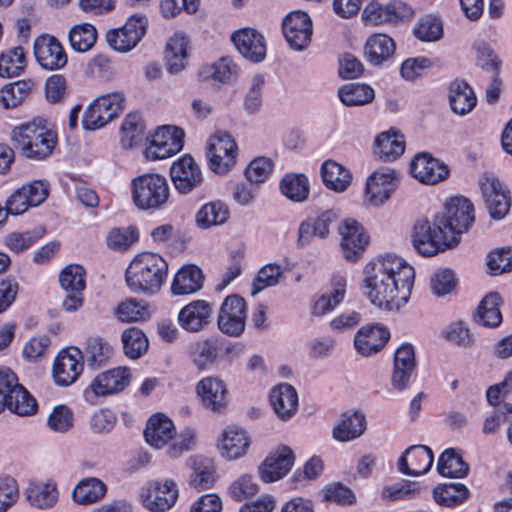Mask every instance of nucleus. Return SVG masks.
I'll return each mask as SVG.
<instances>
[{"label":"nucleus","mask_w":512,"mask_h":512,"mask_svg":"<svg viewBox=\"0 0 512 512\" xmlns=\"http://www.w3.org/2000/svg\"><path fill=\"white\" fill-rule=\"evenodd\" d=\"M469 226H413L410 242L416 253L432 257L460 242Z\"/></svg>","instance_id":"20e7f679"},{"label":"nucleus","mask_w":512,"mask_h":512,"mask_svg":"<svg viewBox=\"0 0 512 512\" xmlns=\"http://www.w3.org/2000/svg\"><path fill=\"white\" fill-rule=\"evenodd\" d=\"M282 30L289 46L294 50L302 51L311 41L312 21L307 13L293 11L284 18Z\"/></svg>","instance_id":"4468645a"},{"label":"nucleus","mask_w":512,"mask_h":512,"mask_svg":"<svg viewBox=\"0 0 512 512\" xmlns=\"http://www.w3.org/2000/svg\"><path fill=\"white\" fill-rule=\"evenodd\" d=\"M469 491L464 484H444L434 489L435 501L442 506L452 507L467 499Z\"/></svg>","instance_id":"864d4df0"},{"label":"nucleus","mask_w":512,"mask_h":512,"mask_svg":"<svg viewBox=\"0 0 512 512\" xmlns=\"http://www.w3.org/2000/svg\"><path fill=\"white\" fill-rule=\"evenodd\" d=\"M115 315L122 322H138L147 320L150 310L145 301L128 298L118 304Z\"/></svg>","instance_id":"3c124183"},{"label":"nucleus","mask_w":512,"mask_h":512,"mask_svg":"<svg viewBox=\"0 0 512 512\" xmlns=\"http://www.w3.org/2000/svg\"><path fill=\"white\" fill-rule=\"evenodd\" d=\"M346 292V280L337 276L332 282V291L329 294L321 295L313 304L312 314L322 316L332 311L344 299Z\"/></svg>","instance_id":"37998d69"},{"label":"nucleus","mask_w":512,"mask_h":512,"mask_svg":"<svg viewBox=\"0 0 512 512\" xmlns=\"http://www.w3.org/2000/svg\"><path fill=\"white\" fill-rule=\"evenodd\" d=\"M250 446V438L247 432L237 427L225 429L218 443V449L222 457L228 460H236L243 457Z\"/></svg>","instance_id":"c85d7f7f"},{"label":"nucleus","mask_w":512,"mask_h":512,"mask_svg":"<svg viewBox=\"0 0 512 512\" xmlns=\"http://www.w3.org/2000/svg\"><path fill=\"white\" fill-rule=\"evenodd\" d=\"M197 393L204 405L212 411H220L226 406V387L217 377L209 376L199 381Z\"/></svg>","instance_id":"2f4dec72"},{"label":"nucleus","mask_w":512,"mask_h":512,"mask_svg":"<svg viewBox=\"0 0 512 512\" xmlns=\"http://www.w3.org/2000/svg\"><path fill=\"white\" fill-rule=\"evenodd\" d=\"M107 492L106 484L96 477H87L78 482L72 492L73 500L80 505H91L100 501Z\"/></svg>","instance_id":"e433bc0d"},{"label":"nucleus","mask_w":512,"mask_h":512,"mask_svg":"<svg viewBox=\"0 0 512 512\" xmlns=\"http://www.w3.org/2000/svg\"><path fill=\"white\" fill-rule=\"evenodd\" d=\"M309 180L304 174H286L280 182L284 196L294 202H303L309 195Z\"/></svg>","instance_id":"09e8293b"},{"label":"nucleus","mask_w":512,"mask_h":512,"mask_svg":"<svg viewBox=\"0 0 512 512\" xmlns=\"http://www.w3.org/2000/svg\"><path fill=\"white\" fill-rule=\"evenodd\" d=\"M164 57L169 73L181 72L188 60V39L182 34H174L167 42Z\"/></svg>","instance_id":"f704fd0d"},{"label":"nucleus","mask_w":512,"mask_h":512,"mask_svg":"<svg viewBox=\"0 0 512 512\" xmlns=\"http://www.w3.org/2000/svg\"><path fill=\"white\" fill-rule=\"evenodd\" d=\"M26 496L32 506L48 509L57 502L58 491L54 484L31 483L26 490Z\"/></svg>","instance_id":"8fccbe9b"},{"label":"nucleus","mask_w":512,"mask_h":512,"mask_svg":"<svg viewBox=\"0 0 512 512\" xmlns=\"http://www.w3.org/2000/svg\"><path fill=\"white\" fill-rule=\"evenodd\" d=\"M121 132V142L125 148L140 144L144 138V123L140 114H128L121 125Z\"/></svg>","instance_id":"603ef678"},{"label":"nucleus","mask_w":512,"mask_h":512,"mask_svg":"<svg viewBox=\"0 0 512 512\" xmlns=\"http://www.w3.org/2000/svg\"><path fill=\"white\" fill-rule=\"evenodd\" d=\"M59 283L65 291H83L85 289V270L77 264L67 265L60 272Z\"/></svg>","instance_id":"0e129e2a"},{"label":"nucleus","mask_w":512,"mask_h":512,"mask_svg":"<svg viewBox=\"0 0 512 512\" xmlns=\"http://www.w3.org/2000/svg\"><path fill=\"white\" fill-rule=\"evenodd\" d=\"M170 177L180 194L190 193L203 181L202 172L190 155H184L173 162L170 167Z\"/></svg>","instance_id":"2eb2a0df"},{"label":"nucleus","mask_w":512,"mask_h":512,"mask_svg":"<svg viewBox=\"0 0 512 512\" xmlns=\"http://www.w3.org/2000/svg\"><path fill=\"white\" fill-rule=\"evenodd\" d=\"M474 221V204L467 197L457 195L446 200L444 212L435 218L434 224H473Z\"/></svg>","instance_id":"393cba45"},{"label":"nucleus","mask_w":512,"mask_h":512,"mask_svg":"<svg viewBox=\"0 0 512 512\" xmlns=\"http://www.w3.org/2000/svg\"><path fill=\"white\" fill-rule=\"evenodd\" d=\"M395 51L394 40L386 34H374L365 44V55L368 61L379 65L390 58Z\"/></svg>","instance_id":"ea45409f"},{"label":"nucleus","mask_w":512,"mask_h":512,"mask_svg":"<svg viewBox=\"0 0 512 512\" xmlns=\"http://www.w3.org/2000/svg\"><path fill=\"white\" fill-rule=\"evenodd\" d=\"M449 104L451 110L460 116L470 113L477 104L472 87L463 80H454L449 86Z\"/></svg>","instance_id":"7c9ffc66"},{"label":"nucleus","mask_w":512,"mask_h":512,"mask_svg":"<svg viewBox=\"0 0 512 512\" xmlns=\"http://www.w3.org/2000/svg\"><path fill=\"white\" fill-rule=\"evenodd\" d=\"M321 176L326 187L337 192L346 190L352 180L350 171L333 160L322 164Z\"/></svg>","instance_id":"a19ab883"},{"label":"nucleus","mask_w":512,"mask_h":512,"mask_svg":"<svg viewBox=\"0 0 512 512\" xmlns=\"http://www.w3.org/2000/svg\"><path fill=\"white\" fill-rule=\"evenodd\" d=\"M270 403L277 417L282 421H287L297 412V391L290 384H279L273 387L270 392Z\"/></svg>","instance_id":"cd10ccee"},{"label":"nucleus","mask_w":512,"mask_h":512,"mask_svg":"<svg viewBox=\"0 0 512 512\" xmlns=\"http://www.w3.org/2000/svg\"><path fill=\"white\" fill-rule=\"evenodd\" d=\"M34 88L35 83L31 79L9 83L0 91V102L4 108H14L25 101Z\"/></svg>","instance_id":"c03bdc74"},{"label":"nucleus","mask_w":512,"mask_h":512,"mask_svg":"<svg viewBox=\"0 0 512 512\" xmlns=\"http://www.w3.org/2000/svg\"><path fill=\"white\" fill-rule=\"evenodd\" d=\"M207 154L210 169L225 174L236 163L237 144L227 132L217 131L209 139Z\"/></svg>","instance_id":"0eeeda50"},{"label":"nucleus","mask_w":512,"mask_h":512,"mask_svg":"<svg viewBox=\"0 0 512 512\" xmlns=\"http://www.w3.org/2000/svg\"><path fill=\"white\" fill-rule=\"evenodd\" d=\"M147 24L148 21L144 15H132L128 18L123 27L107 32V43L116 51L128 52L132 50L145 35Z\"/></svg>","instance_id":"1a4fd4ad"},{"label":"nucleus","mask_w":512,"mask_h":512,"mask_svg":"<svg viewBox=\"0 0 512 512\" xmlns=\"http://www.w3.org/2000/svg\"><path fill=\"white\" fill-rule=\"evenodd\" d=\"M177 484L172 479L151 483L141 494L143 506L151 512H165L173 507L178 499Z\"/></svg>","instance_id":"f8f14e48"},{"label":"nucleus","mask_w":512,"mask_h":512,"mask_svg":"<svg viewBox=\"0 0 512 512\" xmlns=\"http://www.w3.org/2000/svg\"><path fill=\"white\" fill-rule=\"evenodd\" d=\"M502 298L497 292L488 293L478 305L475 320L485 327L496 328L502 322L500 305Z\"/></svg>","instance_id":"c9c22d12"},{"label":"nucleus","mask_w":512,"mask_h":512,"mask_svg":"<svg viewBox=\"0 0 512 512\" xmlns=\"http://www.w3.org/2000/svg\"><path fill=\"white\" fill-rule=\"evenodd\" d=\"M83 354L77 347H69L58 353L56 356L52 375L59 386L73 384L83 371Z\"/></svg>","instance_id":"ddd939ff"},{"label":"nucleus","mask_w":512,"mask_h":512,"mask_svg":"<svg viewBox=\"0 0 512 512\" xmlns=\"http://www.w3.org/2000/svg\"><path fill=\"white\" fill-rule=\"evenodd\" d=\"M258 490L259 487L253 481L252 476L245 474L231 483L228 493L232 499L240 502L256 495Z\"/></svg>","instance_id":"774afa93"},{"label":"nucleus","mask_w":512,"mask_h":512,"mask_svg":"<svg viewBox=\"0 0 512 512\" xmlns=\"http://www.w3.org/2000/svg\"><path fill=\"white\" fill-rule=\"evenodd\" d=\"M175 433L173 422L166 415L157 413L149 418L144 437L150 446L160 449L174 438Z\"/></svg>","instance_id":"c756f323"},{"label":"nucleus","mask_w":512,"mask_h":512,"mask_svg":"<svg viewBox=\"0 0 512 512\" xmlns=\"http://www.w3.org/2000/svg\"><path fill=\"white\" fill-rule=\"evenodd\" d=\"M487 267L491 275H501L512 271V250L500 248L487 256Z\"/></svg>","instance_id":"69168bd1"},{"label":"nucleus","mask_w":512,"mask_h":512,"mask_svg":"<svg viewBox=\"0 0 512 512\" xmlns=\"http://www.w3.org/2000/svg\"><path fill=\"white\" fill-rule=\"evenodd\" d=\"M228 206L221 201L204 204L196 213V224H225L229 219Z\"/></svg>","instance_id":"4d7b16f0"},{"label":"nucleus","mask_w":512,"mask_h":512,"mask_svg":"<svg viewBox=\"0 0 512 512\" xmlns=\"http://www.w3.org/2000/svg\"><path fill=\"white\" fill-rule=\"evenodd\" d=\"M338 232L344 258L350 262L358 261L370 242L364 226H339Z\"/></svg>","instance_id":"b1692460"},{"label":"nucleus","mask_w":512,"mask_h":512,"mask_svg":"<svg viewBox=\"0 0 512 512\" xmlns=\"http://www.w3.org/2000/svg\"><path fill=\"white\" fill-rule=\"evenodd\" d=\"M247 306L244 298L238 295L227 296L218 314V328L226 335L237 337L245 330Z\"/></svg>","instance_id":"9d476101"},{"label":"nucleus","mask_w":512,"mask_h":512,"mask_svg":"<svg viewBox=\"0 0 512 512\" xmlns=\"http://www.w3.org/2000/svg\"><path fill=\"white\" fill-rule=\"evenodd\" d=\"M202 270L196 265H184L175 275L171 291L174 295H188L197 292L203 286Z\"/></svg>","instance_id":"72a5a7b5"},{"label":"nucleus","mask_w":512,"mask_h":512,"mask_svg":"<svg viewBox=\"0 0 512 512\" xmlns=\"http://www.w3.org/2000/svg\"><path fill=\"white\" fill-rule=\"evenodd\" d=\"M167 179L155 173L140 175L132 181V198L143 210L161 208L169 198Z\"/></svg>","instance_id":"39448f33"},{"label":"nucleus","mask_w":512,"mask_h":512,"mask_svg":"<svg viewBox=\"0 0 512 512\" xmlns=\"http://www.w3.org/2000/svg\"><path fill=\"white\" fill-rule=\"evenodd\" d=\"M212 305L205 300H194L185 305L178 314L179 325L186 331L198 332L210 321Z\"/></svg>","instance_id":"a878e982"},{"label":"nucleus","mask_w":512,"mask_h":512,"mask_svg":"<svg viewBox=\"0 0 512 512\" xmlns=\"http://www.w3.org/2000/svg\"><path fill=\"white\" fill-rule=\"evenodd\" d=\"M437 470L444 477L461 478L469 471L468 464L455 449H446L439 457Z\"/></svg>","instance_id":"a18cd8bd"},{"label":"nucleus","mask_w":512,"mask_h":512,"mask_svg":"<svg viewBox=\"0 0 512 512\" xmlns=\"http://www.w3.org/2000/svg\"><path fill=\"white\" fill-rule=\"evenodd\" d=\"M338 96L346 106H362L372 102L375 93L367 84L349 83L338 90Z\"/></svg>","instance_id":"de8ad7c7"},{"label":"nucleus","mask_w":512,"mask_h":512,"mask_svg":"<svg viewBox=\"0 0 512 512\" xmlns=\"http://www.w3.org/2000/svg\"><path fill=\"white\" fill-rule=\"evenodd\" d=\"M413 34L423 42L437 41L443 36V26L437 17L426 15L415 25Z\"/></svg>","instance_id":"e2e57ef3"},{"label":"nucleus","mask_w":512,"mask_h":512,"mask_svg":"<svg viewBox=\"0 0 512 512\" xmlns=\"http://www.w3.org/2000/svg\"><path fill=\"white\" fill-rule=\"evenodd\" d=\"M95 107H99L102 113L109 116L112 121L118 117L124 109L125 98L120 92L102 95L93 101Z\"/></svg>","instance_id":"338daca9"},{"label":"nucleus","mask_w":512,"mask_h":512,"mask_svg":"<svg viewBox=\"0 0 512 512\" xmlns=\"http://www.w3.org/2000/svg\"><path fill=\"white\" fill-rule=\"evenodd\" d=\"M231 40L239 53L251 62H262L266 57L264 36L252 28H243L234 32Z\"/></svg>","instance_id":"6ab92c4d"},{"label":"nucleus","mask_w":512,"mask_h":512,"mask_svg":"<svg viewBox=\"0 0 512 512\" xmlns=\"http://www.w3.org/2000/svg\"><path fill=\"white\" fill-rule=\"evenodd\" d=\"M83 360L85 359L88 367L98 369L105 365L113 355V348L108 341L100 336H91L87 338L84 345Z\"/></svg>","instance_id":"58836bf2"},{"label":"nucleus","mask_w":512,"mask_h":512,"mask_svg":"<svg viewBox=\"0 0 512 512\" xmlns=\"http://www.w3.org/2000/svg\"><path fill=\"white\" fill-rule=\"evenodd\" d=\"M97 40L96 28L88 23L74 26L69 33L71 47L78 52L90 50Z\"/></svg>","instance_id":"13d9d810"},{"label":"nucleus","mask_w":512,"mask_h":512,"mask_svg":"<svg viewBox=\"0 0 512 512\" xmlns=\"http://www.w3.org/2000/svg\"><path fill=\"white\" fill-rule=\"evenodd\" d=\"M185 133L181 128L165 125L152 135L145 155L150 160H162L180 152L184 146Z\"/></svg>","instance_id":"423d86ee"},{"label":"nucleus","mask_w":512,"mask_h":512,"mask_svg":"<svg viewBox=\"0 0 512 512\" xmlns=\"http://www.w3.org/2000/svg\"><path fill=\"white\" fill-rule=\"evenodd\" d=\"M390 339L389 330L380 324L362 326L354 337V347L364 357L378 353Z\"/></svg>","instance_id":"f3484780"},{"label":"nucleus","mask_w":512,"mask_h":512,"mask_svg":"<svg viewBox=\"0 0 512 512\" xmlns=\"http://www.w3.org/2000/svg\"><path fill=\"white\" fill-rule=\"evenodd\" d=\"M45 229H33L24 232H11L3 240L4 245L11 252L19 254L34 245L43 235Z\"/></svg>","instance_id":"5fc2aeb1"},{"label":"nucleus","mask_w":512,"mask_h":512,"mask_svg":"<svg viewBox=\"0 0 512 512\" xmlns=\"http://www.w3.org/2000/svg\"><path fill=\"white\" fill-rule=\"evenodd\" d=\"M131 371L127 367H116L98 374L90 384L96 396H108L122 392L131 381Z\"/></svg>","instance_id":"412c9836"},{"label":"nucleus","mask_w":512,"mask_h":512,"mask_svg":"<svg viewBox=\"0 0 512 512\" xmlns=\"http://www.w3.org/2000/svg\"><path fill=\"white\" fill-rule=\"evenodd\" d=\"M168 263L158 253L144 251L136 254L125 272L128 288L134 293L154 295L164 284Z\"/></svg>","instance_id":"f03ea898"},{"label":"nucleus","mask_w":512,"mask_h":512,"mask_svg":"<svg viewBox=\"0 0 512 512\" xmlns=\"http://www.w3.org/2000/svg\"><path fill=\"white\" fill-rule=\"evenodd\" d=\"M434 461L432 450L426 445H413L398 460L399 470L406 475L420 476L427 473Z\"/></svg>","instance_id":"4be33fe9"},{"label":"nucleus","mask_w":512,"mask_h":512,"mask_svg":"<svg viewBox=\"0 0 512 512\" xmlns=\"http://www.w3.org/2000/svg\"><path fill=\"white\" fill-rule=\"evenodd\" d=\"M283 275V270L276 263H268L264 265L257 273L252 283V296L257 295L268 287L275 286L279 283Z\"/></svg>","instance_id":"680f3d73"},{"label":"nucleus","mask_w":512,"mask_h":512,"mask_svg":"<svg viewBox=\"0 0 512 512\" xmlns=\"http://www.w3.org/2000/svg\"><path fill=\"white\" fill-rule=\"evenodd\" d=\"M6 408L19 416H31L37 412V401L22 385L14 392Z\"/></svg>","instance_id":"052dcab7"},{"label":"nucleus","mask_w":512,"mask_h":512,"mask_svg":"<svg viewBox=\"0 0 512 512\" xmlns=\"http://www.w3.org/2000/svg\"><path fill=\"white\" fill-rule=\"evenodd\" d=\"M49 195V185L36 180L24 184L14 191L6 200L5 206L9 215H21L30 207L42 204Z\"/></svg>","instance_id":"9b49d317"},{"label":"nucleus","mask_w":512,"mask_h":512,"mask_svg":"<svg viewBox=\"0 0 512 512\" xmlns=\"http://www.w3.org/2000/svg\"><path fill=\"white\" fill-rule=\"evenodd\" d=\"M192 472L189 484L197 490H206L215 482V469L211 459L194 456L189 459Z\"/></svg>","instance_id":"4c0bfd02"},{"label":"nucleus","mask_w":512,"mask_h":512,"mask_svg":"<svg viewBox=\"0 0 512 512\" xmlns=\"http://www.w3.org/2000/svg\"><path fill=\"white\" fill-rule=\"evenodd\" d=\"M486 208L493 220H502L510 210L509 191L500 180L492 174H485L479 181Z\"/></svg>","instance_id":"6e6552de"},{"label":"nucleus","mask_w":512,"mask_h":512,"mask_svg":"<svg viewBox=\"0 0 512 512\" xmlns=\"http://www.w3.org/2000/svg\"><path fill=\"white\" fill-rule=\"evenodd\" d=\"M294 454L288 446H280L259 466V475L263 482H275L284 477L294 464Z\"/></svg>","instance_id":"a211bd4d"},{"label":"nucleus","mask_w":512,"mask_h":512,"mask_svg":"<svg viewBox=\"0 0 512 512\" xmlns=\"http://www.w3.org/2000/svg\"><path fill=\"white\" fill-rule=\"evenodd\" d=\"M414 279L413 266L396 254L377 257L364 268L365 293L373 305L385 310H398L408 302Z\"/></svg>","instance_id":"f257e3e1"},{"label":"nucleus","mask_w":512,"mask_h":512,"mask_svg":"<svg viewBox=\"0 0 512 512\" xmlns=\"http://www.w3.org/2000/svg\"><path fill=\"white\" fill-rule=\"evenodd\" d=\"M26 63L24 49L20 46L0 55V76L15 77L24 69Z\"/></svg>","instance_id":"6e6d98bb"},{"label":"nucleus","mask_w":512,"mask_h":512,"mask_svg":"<svg viewBox=\"0 0 512 512\" xmlns=\"http://www.w3.org/2000/svg\"><path fill=\"white\" fill-rule=\"evenodd\" d=\"M34 54L37 62L46 70L61 69L68 61L63 46L54 36L38 37L34 42Z\"/></svg>","instance_id":"dca6fc26"},{"label":"nucleus","mask_w":512,"mask_h":512,"mask_svg":"<svg viewBox=\"0 0 512 512\" xmlns=\"http://www.w3.org/2000/svg\"><path fill=\"white\" fill-rule=\"evenodd\" d=\"M397 186L398 179L394 170L375 171L366 182L367 200L372 205H381L390 198Z\"/></svg>","instance_id":"aec40b11"},{"label":"nucleus","mask_w":512,"mask_h":512,"mask_svg":"<svg viewBox=\"0 0 512 512\" xmlns=\"http://www.w3.org/2000/svg\"><path fill=\"white\" fill-rule=\"evenodd\" d=\"M366 430V418L361 412L342 414L339 423L334 426L332 436L340 442H348L360 437Z\"/></svg>","instance_id":"473e14b6"},{"label":"nucleus","mask_w":512,"mask_h":512,"mask_svg":"<svg viewBox=\"0 0 512 512\" xmlns=\"http://www.w3.org/2000/svg\"><path fill=\"white\" fill-rule=\"evenodd\" d=\"M416 368L415 351L412 345L402 344L394 355V369L392 385L398 390L408 386L410 378Z\"/></svg>","instance_id":"bb28decb"},{"label":"nucleus","mask_w":512,"mask_h":512,"mask_svg":"<svg viewBox=\"0 0 512 512\" xmlns=\"http://www.w3.org/2000/svg\"><path fill=\"white\" fill-rule=\"evenodd\" d=\"M12 136L22 155L34 160L49 157L57 144V133L41 117L15 127Z\"/></svg>","instance_id":"7ed1b4c3"},{"label":"nucleus","mask_w":512,"mask_h":512,"mask_svg":"<svg viewBox=\"0 0 512 512\" xmlns=\"http://www.w3.org/2000/svg\"><path fill=\"white\" fill-rule=\"evenodd\" d=\"M414 178L425 184H437L449 175L448 167L427 153L417 154L410 165Z\"/></svg>","instance_id":"5701e85b"},{"label":"nucleus","mask_w":512,"mask_h":512,"mask_svg":"<svg viewBox=\"0 0 512 512\" xmlns=\"http://www.w3.org/2000/svg\"><path fill=\"white\" fill-rule=\"evenodd\" d=\"M139 240L136 226H114L106 236L109 249L116 252H126Z\"/></svg>","instance_id":"49530a36"},{"label":"nucleus","mask_w":512,"mask_h":512,"mask_svg":"<svg viewBox=\"0 0 512 512\" xmlns=\"http://www.w3.org/2000/svg\"><path fill=\"white\" fill-rule=\"evenodd\" d=\"M405 142L403 135L393 133H381L375 140L374 153L384 161H393L403 154Z\"/></svg>","instance_id":"79ce46f5"},{"label":"nucleus","mask_w":512,"mask_h":512,"mask_svg":"<svg viewBox=\"0 0 512 512\" xmlns=\"http://www.w3.org/2000/svg\"><path fill=\"white\" fill-rule=\"evenodd\" d=\"M122 342L125 355L131 359L139 358L148 348L145 334L135 327L124 330Z\"/></svg>","instance_id":"bf43d9fd"}]
</instances>
